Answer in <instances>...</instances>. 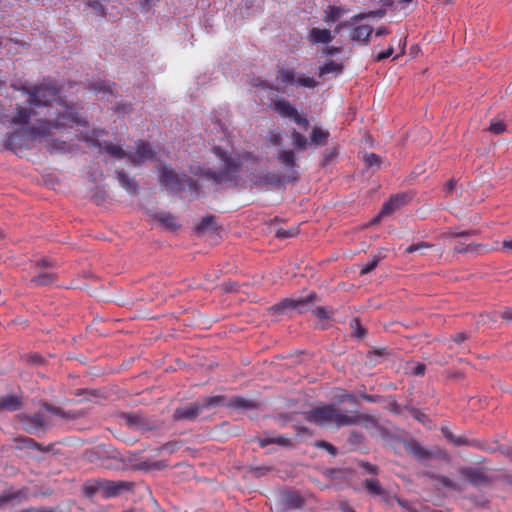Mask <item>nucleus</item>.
<instances>
[{"mask_svg": "<svg viewBox=\"0 0 512 512\" xmlns=\"http://www.w3.org/2000/svg\"><path fill=\"white\" fill-rule=\"evenodd\" d=\"M126 426L134 431L149 432L161 427L157 420L147 417L144 413H124L122 414Z\"/></svg>", "mask_w": 512, "mask_h": 512, "instance_id": "7", "label": "nucleus"}, {"mask_svg": "<svg viewBox=\"0 0 512 512\" xmlns=\"http://www.w3.org/2000/svg\"><path fill=\"white\" fill-rule=\"evenodd\" d=\"M453 444L455 446H476L475 444V441L474 440H468L467 438L463 437V436H459L455 438Z\"/></svg>", "mask_w": 512, "mask_h": 512, "instance_id": "54", "label": "nucleus"}, {"mask_svg": "<svg viewBox=\"0 0 512 512\" xmlns=\"http://www.w3.org/2000/svg\"><path fill=\"white\" fill-rule=\"evenodd\" d=\"M362 467L370 474L377 475L379 473V468L376 465L365 462L362 464Z\"/></svg>", "mask_w": 512, "mask_h": 512, "instance_id": "57", "label": "nucleus"}, {"mask_svg": "<svg viewBox=\"0 0 512 512\" xmlns=\"http://www.w3.org/2000/svg\"><path fill=\"white\" fill-rule=\"evenodd\" d=\"M116 175L121 187L129 194H137L139 192V185L134 178L129 177L123 170H117Z\"/></svg>", "mask_w": 512, "mask_h": 512, "instance_id": "23", "label": "nucleus"}, {"mask_svg": "<svg viewBox=\"0 0 512 512\" xmlns=\"http://www.w3.org/2000/svg\"><path fill=\"white\" fill-rule=\"evenodd\" d=\"M329 132L323 130L319 127H313L310 134V143L318 146V145H326L329 139Z\"/></svg>", "mask_w": 512, "mask_h": 512, "instance_id": "29", "label": "nucleus"}, {"mask_svg": "<svg viewBox=\"0 0 512 512\" xmlns=\"http://www.w3.org/2000/svg\"><path fill=\"white\" fill-rule=\"evenodd\" d=\"M214 217L213 216H207L204 217L201 222L197 225L196 231L197 233H202L207 229L213 228L214 226Z\"/></svg>", "mask_w": 512, "mask_h": 512, "instance_id": "42", "label": "nucleus"}, {"mask_svg": "<svg viewBox=\"0 0 512 512\" xmlns=\"http://www.w3.org/2000/svg\"><path fill=\"white\" fill-rule=\"evenodd\" d=\"M23 398L20 395L0 396V412H15L22 408Z\"/></svg>", "mask_w": 512, "mask_h": 512, "instance_id": "18", "label": "nucleus"}, {"mask_svg": "<svg viewBox=\"0 0 512 512\" xmlns=\"http://www.w3.org/2000/svg\"><path fill=\"white\" fill-rule=\"evenodd\" d=\"M351 327L354 329V335L357 337V338H363L366 331L365 329L363 328V326L361 325V322L359 319H353L351 321Z\"/></svg>", "mask_w": 512, "mask_h": 512, "instance_id": "46", "label": "nucleus"}, {"mask_svg": "<svg viewBox=\"0 0 512 512\" xmlns=\"http://www.w3.org/2000/svg\"><path fill=\"white\" fill-rule=\"evenodd\" d=\"M101 478L98 479H90L86 481L83 485V494L86 497H93L97 494H101Z\"/></svg>", "mask_w": 512, "mask_h": 512, "instance_id": "31", "label": "nucleus"}, {"mask_svg": "<svg viewBox=\"0 0 512 512\" xmlns=\"http://www.w3.org/2000/svg\"><path fill=\"white\" fill-rule=\"evenodd\" d=\"M63 112H58L54 121L45 120L39 122L38 126H21L12 134L7 135L6 147L14 153L31 149L33 143L40 137L50 134L52 128L72 126L74 123L86 126V121H78L73 113L62 104L58 103Z\"/></svg>", "mask_w": 512, "mask_h": 512, "instance_id": "1", "label": "nucleus"}, {"mask_svg": "<svg viewBox=\"0 0 512 512\" xmlns=\"http://www.w3.org/2000/svg\"><path fill=\"white\" fill-rule=\"evenodd\" d=\"M155 158V152L151 145L145 140L135 142V152L127 153V160L133 166L139 167L148 160Z\"/></svg>", "mask_w": 512, "mask_h": 512, "instance_id": "9", "label": "nucleus"}, {"mask_svg": "<svg viewBox=\"0 0 512 512\" xmlns=\"http://www.w3.org/2000/svg\"><path fill=\"white\" fill-rule=\"evenodd\" d=\"M362 486L369 495L377 497L385 503H389L392 499L389 491L382 487L378 479L366 478L362 481Z\"/></svg>", "mask_w": 512, "mask_h": 512, "instance_id": "12", "label": "nucleus"}, {"mask_svg": "<svg viewBox=\"0 0 512 512\" xmlns=\"http://www.w3.org/2000/svg\"><path fill=\"white\" fill-rule=\"evenodd\" d=\"M106 134H107V132L104 129L95 128L91 131V133L89 135L94 138L99 139L100 137H102L103 135H106Z\"/></svg>", "mask_w": 512, "mask_h": 512, "instance_id": "64", "label": "nucleus"}, {"mask_svg": "<svg viewBox=\"0 0 512 512\" xmlns=\"http://www.w3.org/2000/svg\"><path fill=\"white\" fill-rule=\"evenodd\" d=\"M255 441L260 445V447L264 448L268 445L273 444L274 435L265 433L263 436L255 438Z\"/></svg>", "mask_w": 512, "mask_h": 512, "instance_id": "48", "label": "nucleus"}, {"mask_svg": "<svg viewBox=\"0 0 512 512\" xmlns=\"http://www.w3.org/2000/svg\"><path fill=\"white\" fill-rule=\"evenodd\" d=\"M433 248V245L427 243V242H419L416 244H411L405 249L406 254H411L416 251H420L422 255H425L424 250L425 249H431Z\"/></svg>", "mask_w": 512, "mask_h": 512, "instance_id": "38", "label": "nucleus"}, {"mask_svg": "<svg viewBox=\"0 0 512 512\" xmlns=\"http://www.w3.org/2000/svg\"><path fill=\"white\" fill-rule=\"evenodd\" d=\"M57 276L53 272H40L38 275L30 279L31 286H46L53 284Z\"/></svg>", "mask_w": 512, "mask_h": 512, "instance_id": "28", "label": "nucleus"}, {"mask_svg": "<svg viewBox=\"0 0 512 512\" xmlns=\"http://www.w3.org/2000/svg\"><path fill=\"white\" fill-rule=\"evenodd\" d=\"M394 53V46L390 45L385 51H382L375 55L373 61L374 62H380L387 58H389Z\"/></svg>", "mask_w": 512, "mask_h": 512, "instance_id": "50", "label": "nucleus"}, {"mask_svg": "<svg viewBox=\"0 0 512 512\" xmlns=\"http://www.w3.org/2000/svg\"><path fill=\"white\" fill-rule=\"evenodd\" d=\"M373 33V27L368 24H361L356 26L351 32V39L353 41L368 44L369 37Z\"/></svg>", "mask_w": 512, "mask_h": 512, "instance_id": "24", "label": "nucleus"}, {"mask_svg": "<svg viewBox=\"0 0 512 512\" xmlns=\"http://www.w3.org/2000/svg\"><path fill=\"white\" fill-rule=\"evenodd\" d=\"M481 247H482V245H473V244L465 245L463 243H459L458 245H456L454 247V251L456 253L477 252Z\"/></svg>", "mask_w": 512, "mask_h": 512, "instance_id": "43", "label": "nucleus"}, {"mask_svg": "<svg viewBox=\"0 0 512 512\" xmlns=\"http://www.w3.org/2000/svg\"><path fill=\"white\" fill-rule=\"evenodd\" d=\"M343 69V65L337 63L333 60H328L324 65L320 66L318 69L319 77L325 76L329 73H339Z\"/></svg>", "mask_w": 512, "mask_h": 512, "instance_id": "33", "label": "nucleus"}, {"mask_svg": "<svg viewBox=\"0 0 512 512\" xmlns=\"http://www.w3.org/2000/svg\"><path fill=\"white\" fill-rule=\"evenodd\" d=\"M182 444L179 441H169L163 444L160 448L157 449V452H168L170 454L178 451L181 448Z\"/></svg>", "mask_w": 512, "mask_h": 512, "instance_id": "40", "label": "nucleus"}, {"mask_svg": "<svg viewBox=\"0 0 512 512\" xmlns=\"http://www.w3.org/2000/svg\"><path fill=\"white\" fill-rule=\"evenodd\" d=\"M277 160L280 164L290 169L291 175L287 177L288 181H296L298 173L294 169L296 166L295 153L293 150H281L277 155Z\"/></svg>", "mask_w": 512, "mask_h": 512, "instance_id": "16", "label": "nucleus"}, {"mask_svg": "<svg viewBox=\"0 0 512 512\" xmlns=\"http://www.w3.org/2000/svg\"><path fill=\"white\" fill-rule=\"evenodd\" d=\"M468 337L469 336L465 332H459V333H456L455 335H453L451 338L455 343L461 344L464 341H466L468 339Z\"/></svg>", "mask_w": 512, "mask_h": 512, "instance_id": "58", "label": "nucleus"}, {"mask_svg": "<svg viewBox=\"0 0 512 512\" xmlns=\"http://www.w3.org/2000/svg\"><path fill=\"white\" fill-rule=\"evenodd\" d=\"M25 496L24 490H18V491H4L0 495V508L5 506L7 503L14 499H18Z\"/></svg>", "mask_w": 512, "mask_h": 512, "instance_id": "36", "label": "nucleus"}, {"mask_svg": "<svg viewBox=\"0 0 512 512\" xmlns=\"http://www.w3.org/2000/svg\"><path fill=\"white\" fill-rule=\"evenodd\" d=\"M291 139L294 147L298 151H303L306 149L308 141L307 138L300 132H298L296 129H293L291 131Z\"/></svg>", "mask_w": 512, "mask_h": 512, "instance_id": "34", "label": "nucleus"}, {"mask_svg": "<svg viewBox=\"0 0 512 512\" xmlns=\"http://www.w3.org/2000/svg\"><path fill=\"white\" fill-rule=\"evenodd\" d=\"M501 317L503 320L512 322V307H506L501 313Z\"/></svg>", "mask_w": 512, "mask_h": 512, "instance_id": "62", "label": "nucleus"}, {"mask_svg": "<svg viewBox=\"0 0 512 512\" xmlns=\"http://www.w3.org/2000/svg\"><path fill=\"white\" fill-rule=\"evenodd\" d=\"M298 233V227H291L289 229L279 228L276 231V237L279 239H288L297 236Z\"/></svg>", "mask_w": 512, "mask_h": 512, "instance_id": "39", "label": "nucleus"}, {"mask_svg": "<svg viewBox=\"0 0 512 512\" xmlns=\"http://www.w3.org/2000/svg\"><path fill=\"white\" fill-rule=\"evenodd\" d=\"M113 83L110 81H96L91 83L90 88L95 92H110L112 93Z\"/></svg>", "mask_w": 512, "mask_h": 512, "instance_id": "37", "label": "nucleus"}, {"mask_svg": "<svg viewBox=\"0 0 512 512\" xmlns=\"http://www.w3.org/2000/svg\"><path fill=\"white\" fill-rule=\"evenodd\" d=\"M338 402H344L347 401L350 404H357L358 400L355 395L344 393L343 395L338 396L337 398Z\"/></svg>", "mask_w": 512, "mask_h": 512, "instance_id": "55", "label": "nucleus"}, {"mask_svg": "<svg viewBox=\"0 0 512 512\" xmlns=\"http://www.w3.org/2000/svg\"><path fill=\"white\" fill-rule=\"evenodd\" d=\"M273 444H276L281 447H292L293 443L290 437L285 435H274Z\"/></svg>", "mask_w": 512, "mask_h": 512, "instance_id": "45", "label": "nucleus"}, {"mask_svg": "<svg viewBox=\"0 0 512 512\" xmlns=\"http://www.w3.org/2000/svg\"><path fill=\"white\" fill-rule=\"evenodd\" d=\"M134 484L128 481H113L101 478V495L103 498H113L123 492L132 491Z\"/></svg>", "mask_w": 512, "mask_h": 512, "instance_id": "11", "label": "nucleus"}, {"mask_svg": "<svg viewBox=\"0 0 512 512\" xmlns=\"http://www.w3.org/2000/svg\"><path fill=\"white\" fill-rule=\"evenodd\" d=\"M227 398L224 395L207 396L197 400L201 412L211 410L218 406H226Z\"/></svg>", "mask_w": 512, "mask_h": 512, "instance_id": "22", "label": "nucleus"}, {"mask_svg": "<svg viewBox=\"0 0 512 512\" xmlns=\"http://www.w3.org/2000/svg\"><path fill=\"white\" fill-rule=\"evenodd\" d=\"M159 183L168 187L174 192H181L186 187L197 191V183L186 174L176 173L170 166H163L159 169Z\"/></svg>", "mask_w": 512, "mask_h": 512, "instance_id": "4", "label": "nucleus"}, {"mask_svg": "<svg viewBox=\"0 0 512 512\" xmlns=\"http://www.w3.org/2000/svg\"><path fill=\"white\" fill-rule=\"evenodd\" d=\"M316 447L318 448H323L325 449L326 451H328L331 455H336L337 454V449L335 446H333L332 444L326 442V441H318L316 443Z\"/></svg>", "mask_w": 512, "mask_h": 512, "instance_id": "53", "label": "nucleus"}, {"mask_svg": "<svg viewBox=\"0 0 512 512\" xmlns=\"http://www.w3.org/2000/svg\"><path fill=\"white\" fill-rule=\"evenodd\" d=\"M406 199L407 196L405 194H396L392 196L388 202L384 203L379 215L376 218H374L373 222L376 223L379 221L380 218L392 214L394 211H396L402 205L405 204Z\"/></svg>", "mask_w": 512, "mask_h": 512, "instance_id": "15", "label": "nucleus"}, {"mask_svg": "<svg viewBox=\"0 0 512 512\" xmlns=\"http://www.w3.org/2000/svg\"><path fill=\"white\" fill-rule=\"evenodd\" d=\"M201 413L198 402L196 401L177 407L173 412L172 419L175 422L183 420L194 421Z\"/></svg>", "mask_w": 512, "mask_h": 512, "instance_id": "14", "label": "nucleus"}, {"mask_svg": "<svg viewBox=\"0 0 512 512\" xmlns=\"http://www.w3.org/2000/svg\"><path fill=\"white\" fill-rule=\"evenodd\" d=\"M409 412L414 419H416L418 422L424 425L430 422L429 417L418 408L411 407L409 408Z\"/></svg>", "mask_w": 512, "mask_h": 512, "instance_id": "41", "label": "nucleus"}, {"mask_svg": "<svg viewBox=\"0 0 512 512\" xmlns=\"http://www.w3.org/2000/svg\"><path fill=\"white\" fill-rule=\"evenodd\" d=\"M385 257V250L378 251V253L375 254L370 261L361 265L360 275H366L373 271L378 266L379 262Z\"/></svg>", "mask_w": 512, "mask_h": 512, "instance_id": "30", "label": "nucleus"}, {"mask_svg": "<svg viewBox=\"0 0 512 512\" xmlns=\"http://www.w3.org/2000/svg\"><path fill=\"white\" fill-rule=\"evenodd\" d=\"M347 442H348V444L351 447L356 448L360 444H362V442H363V435L361 433H358V432H351L349 437H348Z\"/></svg>", "mask_w": 512, "mask_h": 512, "instance_id": "44", "label": "nucleus"}, {"mask_svg": "<svg viewBox=\"0 0 512 512\" xmlns=\"http://www.w3.org/2000/svg\"><path fill=\"white\" fill-rule=\"evenodd\" d=\"M273 109L283 118H289L298 125L307 127L309 125L308 120L302 117L297 109L287 100L279 99L273 103Z\"/></svg>", "mask_w": 512, "mask_h": 512, "instance_id": "10", "label": "nucleus"}, {"mask_svg": "<svg viewBox=\"0 0 512 512\" xmlns=\"http://www.w3.org/2000/svg\"><path fill=\"white\" fill-rule=\"evenodd\" d=\"M22 425L29 433H34L46 426V420L43 414L34 413L32 415H24L22 417Z\"/></svg>", "mask_w": 512, "mask_h": 512, "instance_id": "17", "label": "nucleus"}, {"mask_svg": "<svg viewBox=\"0 0 512 512\" xmlns=\"http://www.w3.org/2000/svg\"><path fill=\"white\" fill-rule=\"evenodd\" d=\"M407 451L419 460L427 459L431 453L417 442L407 444Z\"/></svg>", "mask_w": 512, "mask_h": 512, "instance_id": "32", "label": "nucleus"}, {"mask_svg": "<svg viewBox=\"0 0 512 512\" xmlns=\"http://www.w3.org/2000/svg\"><path fill=\"white\" fill-rule=\"evenodd\" d=\"M32 116V110L23 105H17L15 115L8 120L11 125L28 126L29 120Z\"/></svg>", "mask_w": 512, "mask_h": 512, "instance_id": "20", "label": "nucleus"}, {"mask_svg": "<svg viewBox=\"0 0 512 512\" xmlns=\"http://www.w3.org/2000/svg\"><path fill=\"white\" fill-rule=\"evenodd\" d=\"M153 218L165 229L169 231H175L180 227L177 219L174 215L168 212H157L153 215Z\"/></svg>", "mask_w": 512, "mask_h": 512, "instance_id": "21", "label": "nucleus"}, {"mask_svg": "<svg viewBox=\"0 0 512 512\" xmlns=\"http://www.w3.org/2000/svg\"><path fill=\"white\" fill-rule=\"evenodd\" d=\"M374 15V12H369V13H360V14H357L355 16L352 17L351 19V22L352 23H357L361 20H364L365 18L369 17V16H373Z\"/></svg>", "mask_w": 512, "mask_h": 512, "instance_id": "61", "label": "nucleus"}, {"mask_svg": "<svg viewBox=\"0 0 512 512\" xmlns=\"http://www.w3.org/2000/svg\"><path fill=\"white\" fill-rule=\"evenodd\" d=\"M269 141L274 145H281L282 143V137L279 133H272L269 136Z\"/></svg>", "mask_w": 512, "mask_h": 512, "instance_id": "63", "label": "nucleus"}, {"mask_svg": "<svg viewBox=\"0 0 512 512\" xmlns=\"http://www.w3.org/2000/svg\"><path fill=\"white\" fill-rule=\"evenodd\" d=\"M461 476L473 486H486L490 484V478L481 469L475 467H462L459 469Z\"/></svg>", "mask_w": 512, "mask_h": 512, "instance_id": "13", "label": "nucleus"}, {"mask_svg": "<svg viewBox=\"0 0 512 512\" xmlns=\"http://www.w3.org/2000/svg\"><path fill=\"white\" fill-rule=\"evenodd\" d=\"M332 39L333 36L331 35V32L327 29L312 28L308 35V40L312 44H326L331 42Z\"/></svg>", "mask_w": 512, "mask_h": 512, "instance_id": "26", "label": "nucleus"}, {"mask_svg": "<svg viewBox=\"0 0 512 512\" xmlns=\"http://www.w3.org/2000/svg\"><path fill=\"white\" fill-rule=\"evenodd\" d=\"M215 152L224 162V167L218 172L207 170L205 175L217 184L231 181L239 170L240 161L230 157L227 152H222L220 148H216Z\"/></svg>", "mask_w": 512, "mask_h": 512, "instance_id": "6", "label": "nucleus"}, {"mask_svg": "<svg viewBox=\"0 0 512 512\" xmlns=\"http://www.w3.org/2000/svg\"><path fill=\"white\" fill-rule=\"evenodd\" d=\"M313 314L322 320L329 319V313L324 307H316L313 309Z\"/></svg>", "mask_w": 512, "mask_h": 512, "instance_id": "56", "label": "nucleus"}, {"mask_svg": "<svg viewBox=\"0 0 512 512\" xmlns=\"http://www.w3.org/2000/svg\"><path fill=\"white\" fill-rule=\"evenodd\" d=\"M277 80L283 85H296L297 87L313 89L318 86V81L314 77L299 75L293 69L281 68L277 71Z\"/></svg>", "mask_w": 512, "mask_h": 512, "instance_id": "8", "label": "nucleus"}, {"mask_svg": "<svg viewBox=\"0 0 512 512\" xmlns=\"http://www.w3.org/2000/svg\"><path fill=\"white\" fill-rule=\"evenodd\" d=\"M499 451L510 461H512V445L501 446Z\"/></svg>", "mask_w": 512, "mask_h": 512, "instance_id": "59", "label": "nucleus"}, {"mask_svg": "<svg viewBox=\"0 0 512 512\" xmlns=\"http://www.w3.org/2000/svg\"><path fill=\"white\" fill-rule=\"evenodd\" d=\"M319 301V297L315 292H311L304 298H285L280 302L271 306L270 310L273 314H288L292 311H297L299 314H304L308 312L311 306Z\"/></svg>", "mask_w": 512, "mask_h": 512, "instance_id": "5", "label": "nucleus"}, {"mask_svg": "<svg viewBox=\"0 0 512 512\" xmlns=\"http://www.w3.org/2000/svg\"><path fill=\"white\" fill-rule=\"evenodd\" d=\"M226 407L232 409L251 410L256 408V404L253 400L247 399L245 397L233 396L227 399Z\"/></svg>", "mask_w": 512, "mask_h": 512, "instance_id": "25", "label": "nucleus"}, {"mask_svg": "<svg viewBox=\"0 0 512 512\" xmlns=\"http://www.w3.org/2000/svg\"><path fill=\"white\" fill-rule=\"evenodd\" d=\"M441 432L443 434V436L451 443L454 442L456 436L446 427H442L441 428Z\"/></svg>", "mask_w": 512, "mask_h": 512, "instance_id": "60", "label": "nucleus"}, {"mask_svg": "<svg viewBox=\"0 0 512 512\" xmlns=\"http://www.w3.org/2000/svg\"><path fill=\"white\" fill-rule=\"evenodd\" d=\"M304 419L319 427H344L369 422L371 417L357 410L342 412L335 404L322 403L303 412Z\"/></svg>", "mask_w": 512, "mask_h": 512, "instance_id": "2", "label": "nucleus"}, {"mask_svg": "<svg viewBox=\"0 0 512 512\" xmlns=\"http://www.w3.org/2000/svg\"><path fill=\"white\" fill-rule=\"evenodd\" d=\"M281 504L284 509H300L304 506V498L296 491L285 492L281 496Z\"/></svg>", "mask_w": 512, "mask_h": 512, "instance_id": "19", "label": "nucleus"}, {"mask_svg": "<svg viewBox=\"0 0 512 512\" xmlns=\"http://www.w3.org/2000/svg\"><path fill=\"white\" fill-rule=\"evenodd\" d=\"M346 12L345 9L337 6H328L325 10V17L324 21H331L335 22L337 21L344 13Z\"/></svg>", "mask_w": 512, "mask_h": 512, "instance_id": "35", "label": "nucleus"}, {"mask_svg": "<svg viewBox=\"0 0 512 512\" xmlns=\"http://www.w3.org/2000/svg\"><path fill=\"white\" fill-rule=\"evenodd\" d=\"M506 125L502 121H492L489 126V131L494 134H501L505 131Z\"/></svg>", "mask_w": 512, "mask_h": 512, "instance_id": "49", "label": "nucleus"}, {"mask_svg": "<svg viewBox=\"0 0 512 512\" xmlns=\"http://www.w3.org/2000/svg\"><path fill=\"white\" fill-rule=\"evenodd\" d=\"M102 153H107L117 160L124 158L127 159V152L122 148V146L111 141L103 142Z\"/></svg>", "mask_w": 512, "mask_h": 512, "instance_id": "27", "label": "nucleus"}, {"mask_svg": "<svg viewBox=\"0 0 512 512\" xmlns=\"http://www.w3.org/2000/svg\"><path fill=\"white\" fill-rule=\"evenodd\" d=\"M22 90L28 94V103L32 107H51L56 102L59 95V89L52 83H42L29 89L23 87Z\"/></svg>", "mask_w": 512, "mask_h": 512, "instance_id": "3", "label": "nucleus"}, {"mask_svg": "<svg viewBox=\"0 0 512 512\" xmlns=\"http://www.w3.org/2000/svg\"><path fill=\"white\" fill-rule=\"evenodd\" d=\"M380 162L381 159L377 154L370 153L365 156V164L367 167L379 166Z\"/></svg>", "mask_w": 512, "mask_h": 512, "instance_id": "51", "label": "nucleus"}, {"mask_svg": "<svg viewBox=\"0 0 512 512\" xmlns=\"http://www.w3.org/2000/svg\"><path fill=\"white\" fill-rule=\"evenodd\" d=\"M84 141L90 146L98 149L99 153H102L103 142H100L99 139L90 136L88 133L84 137Z\"/></svg>", "mask_w": 512, "mask_h": 512, "instance_id": "47", "label": "nucleus"}, {"mask_svg": "<svg viewBox=\"0 0 512 512\" xmlns=\"http://www.w3.org/2000/svg\"><path fill=\"white\" fill-rule=\"evenodd\" d=\"M437 481L447 489H456V484L447 476L439 475Z\"/></svg>", "mask_w": 512, "mask_h": 512, "instance_id": "52", "label": "nucleus"}]
</instances>
